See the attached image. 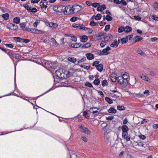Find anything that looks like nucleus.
I'll return each mask as SVG.
<instances>
[{
	"mask_svg": "<svg viewBox=\"0 0 158 158\" xmlns=\"http://www.w3.org/2000/svg\"><path fill=\"white\" fill-rule=\"evenodd\" d=\"M117 81L123 87H125L127 85L128 81L124 80L122 76H120L118 77Z\"/></svg>",
	"mask_w": 158,
	"mask_h": 158,
	"instance_id": "f257e3e1",
	"label": "nucleus"
},
{
	"mask_svg": "<svg viewBox=\"0 0 158 158\" xmlns=\"http://www.w3.org/2000/svg\"><path fill=\"white\" fill-rule=\"evenodd\" d=\"M72 9L74 13H77L81 10H82L83 8L82 7L79 5H74L72 6Z\"/></svg>",
	"mask_w": 158,
	"mask_h": 158,
	"instance_id": "f03ea898",
	"label": "nucleus"
},
{
	"mask_svg": "<svg viewBox=\"0 0 158 158\" xmlns=\"http://www.w3.org/2000/svg\"><path fill=\"white\" fill-rule=\"evenodd\" d=\"M66 9H65V11L64 12V14H73L74 13L73 9H72V7H71L70 6H67L65 7Z\"/></svg>",
	"mask_w": 158,
	"mask_h": 158,
	"instance_id": "7ed1b4c3",
	"label": "nucleus"
},
{
	"mask_svg": "<svg viewBox=\"0 0 158 158\" xmlns=\"http://www.w3.org/2000/svg\"><path fill=\"white\" fill-rule=\"evenodd\" d=\"M80 131L82 132L87 134H90L91 133L90 131L88 130L87 128L85 127L82 126H81L80 127Z\"/></svg>",
	"mask_w": 158,
	"mask_h": 158,
	"instance_id": "20e7f679",
	"label": "nucleus"
},
{
	"mask_svg": "<svg viewBox=\"0 0 158 158\" xmlns=\"http://www.w3.org/2000/svg\"><path fill=\"white\" fill-rule=\"evenodd\" d=\"M45 3L46 4H45L44 2L41 1L40 2V5L41 6V10L43 12H46L45 11H46V8L47 7V2H46Z\"/></svg>",
	"mask_w": 158,
	"mask_h": 158,
	"instance_id": "39448f33",
	"label": "nucleus"
},
{
	"mask_svg": "<svg viewBox=\"0 0 158 158\" xmlns=\"http://www.w3.org/2000/svg\"><path fill=\"white\" fill-rule=\"evenodd\" d=\"M57 11L60 12L61 13L63 12L64 14L65 11V6L62 5L59 6L57 7Z\"/></svg>",
	"mask_w": 158,
	"mask_h": 158,
	"instance_id": "423d86ee",
	"label": "nucleus"
},
{
	"mask_svg": "<svg viewBox=\"0 0 158 158\" xmlns=\"http://www.w3.org/2000/svg\"><path fill=\"white\" fill-rule=\"evenodd\" d=\"M7 28L9 29H10L13 30H15L17 29L18 27L15 25L13 23H10L8 24Z\"/></svg>",
	"mask_w": 158,
	"mask_h": 158,
	"instance_id": "0eeeda50",
	"label": "nucleus"
},
{
	"mask_svg": "<svg viewBox=\"0 0 158 158\" xmlns=\"http://www.w3.org/2000/svg\"><path fill=\"white\" fill-rule=\"evenodd\" d=\"M8 55L10 56L11 58H15V59H18L19 58V56L18 55L14 53L11 52H8L7 53Z\"/></svg>",
	"mask_w": 158,
	"mask_h": 158,
	"instance_id": "6e6552de",
	"label": "nucleus"
},
{
	"mask_svg": "<svg viewBox=\"0 0 158 158\" xmlns=\"http://www.w3.org/2000/svg\"><path fill=\"white\" fill-rule=\"evenodd\" d=\"M98 109L97 108L94 107L93 108H90L89 111L90 113L93 114H95V115L97 114L98 113Z\"/></svg>",
	"mask_w": 158,
	"mask_h": 158,
	"instance_id": "1a4fd4ad",
	"label": "nucleus"
},
{
	"mask_svg": "<svg viewBox=\"0 0 158 158\" xmlns=\"http://www.w3.org/2000/svg\"><path fill=\"white\" fill-rule=\"evenodd\" d=\"M118 77H116L115 74H112L111 75L110 79L111 81L114 82L117 81Z\"/></svg>",
	"mask_w": 158,
	"mask_h": 158,
	"instance_id": "9d476101",
	"label": "nucleus"
},
{
	"mask_svg": "<svg viewBox=\"0 0 158 158\" xmlns=\"http://www.w3.org/2000/svg\"><path fill=\"white\" fill-rule=\"evenodd\" d=\"M87 58L89 60H91L94 58V55L91 53H88L86 54Z\"/></svg>",
	"mask_w": 158,
	"mask_h": 158,
	"instance_id": "9b49d317",
	"label": "nucleus"
},
{
	"mask_svg": "<svg viewBox=\"0 0 158 158\" xmlns=\"http://www.w3.org/2000/svg\"><path fill=\"white\" fill-rule=\"evenodd\" d=\"M118 46V43L117 40H115L114 42L110 44V46L113 47H117Z\"/></svg>",
	"mask_w": 158,
	"mask_h": 158,
	"instance_id": "f8f14e48",
	"label": "nucleus"
},
{
	"mask_svg": "<svg viewBox=\"0 0 158 158\" xmlns=\"http://www.w3.org/2000/svg\"><path fill=\"white\" fill-rule=\"evenodd\" d=\"M106 33L104 32H102L98 34V35L97 37V39L98 40H100L102 38H104L105 36Z\"/></svg>",
	"mask_w": 158,
	"mask_h": 158,
	"instance_id": "ddd939ff",
	"label": "nucleus"
},
{
	"mask_svg": "<svg viewBox=\"0 0 158 158\" xmlns=\"http://www.w3.org/2000/svg\"><path fill=\"white\" fill-rule=\"evenodd\" d=\"M110 49V48L108 46L106 48L103 49L102 50V52L103 53V54L107 55L109 54V52H107V51Z\"/></svg>",
	"mask_w": 158,
	"mask_h": 158,
	"instance_id": "4468645a",
	"label": "nucleus"
},
{
	"mask_svg": "<svg viewBox=\"0 0 158 158\" xmlns=\"http://www.w3.org/2000/svg\"><path fill=\"white\" fill-rule=\"evenodd\" d=\"M97 69L100 72H102L103 68V65L102 64H98L96 67Z\"/></svg>",
	"mask_w": 158,
	"mask_h": 158,
	"instance_id": "2eb2a0df",
	"label": "nucleus"
},
{
	"mask_svg": "<svg viewBox=\"0 0 158 158\" xmlns=\"http://www.w3.org/2000/svg\"><path fill=\"white\" fill-rule=\"evenodd\" d=\"M80 25L78 24H75L73 25V26L74 28H78L79 27L80 29H83L85 30V28H87L85 27H82L81 26H80Z\"/></svg>",
	"mask_w": 158,
	"mask_h": 158,
	"instance_id": "dca6fc26",
	"label": "nucleus"
},
{
	"mask_svg": "<svg viewBox=\"0 0 158 158\" xmlns=\"http://www.w3.org/2000/svg\"><path fill=\"white\" fill-rule=\"evenodd\" d=\"M81 41L82 42H85L88 40V37L86 35H83L80 37Z\"/></svg>",
	"mask_w": 158,
	"mask_h": 158,
	"instance_id": "f3484780",
	"label": "nucleus"
},
{
	"mask_svg": "<svg viewBox=\"0 0 158 158\" xmlns=\"http://www.w3.org/2000/svg\"><path fill=\"white\" fill-rule=\"evenodd\" d=\"M108 112L110 113H116V110L113 107H110L108 110Z\"/></svg>",
	"mask_w": 158,
	"mask_h": 158,
	"instance_id": "a211bd4d",
	"label": "nucleus"
},
{
	"mask_svg": "<svg viewBox=\"0 0 158 158\" xmlns=\"http://www.w3.org/2000/svg\"><path fill=\"white\" fill-rule=\"evenodd\" d=\"M42 32V31L41 30H40L36 29H33L32 33L38 34H41Z\"/></svg>",
	"mask_w": 158,
	"mask_h": 158,
	"instance_id": "6ab92c4d",
	"label": "nucleus"
},
{
	"mask_svg": "<svg viewBox=\"0 0 158 158\" xmlns=\"http://www.w3.org/2000/svg\"><path fill=\"white\" fill-rule=\"evenodd\" d=\"M62 72V70L61 69H59L56 70V71L55 73L56 76L59 77H60L61 75V73Z\"/></svg>",
	"mask_w": 158,
	"mask_h": 158,
	"instance_id": "aec40b11",
	"label": "nucleus"
},
{
	"mask_svg": "<svg viewBox=\"0 0 158 158\" xmlns=\"http://www.w3.org/2000/svg\"><path fill=\"white\" fill-rule=\"evenodd\" d=\"M140 77L143 80L146 81L148 82H149V81L148 80V78L146 76H143V74H141Z\"/></svg>",
	"mask_w": 158,
	"mask_h": 158,
	"instance_id": "412c9836",
	"label": "nucleus"
},
{
	"mask_svg": "<svg viewBox=\"0 0 158 158\" xmlns=\"http://www.w3.org/2000/svg\"><path fill=\"white\" fill-rule=\"evenodd\" d=\"M122 130L123 132L126 131L128 132L129 130V128L126 125H123L122 127Z\"/></svg>",
	"mask_w": 158,
	"mask_h": 158,
	"instance_id": "4be33fe9",
	"label": "nucleus"
},
{
	"mask_svg": "<svg viewBox=\"0 0 158 158\" xmlns=\"http://www.w3.org/2000/svg\"><path fill=\"white\" fill-rule=\"evenodd\" d=\"M2 16L5 20H7L8 19L9 15L8 13H6L2 14Z\"/></svg>",
	"mask_w": 158,
	"mask_h": 158,
	"instance_id": "5701e85b",
	"label": "nucleus"
},
{
	"mask_svg": "<svg viewBox=\"0 0 158 158\" xmlns=\"http://www.w3.org/2000/svg\"><path fill=\"white\" fill-rule=\"evenodd\" d=\"M125 29H126L125 31L127 33H128L130 31H131L132 30L131 28L128 26H127L125 27Z\"/></svg>",
	"mask_w": 158,
	"mask_h": 158,
	"instance_id": "b1692460",
	"label": "nucleus"
},
{
	"mask_svg": "<svg viewBox=\"0 0 158 158\" xmlns=\"http://www.w3.org/2000/svg\"><path fill=\"white\" fill-rule=\"evenodd\" d=\"M20 19L18 17H15L13 19V22L14 23L16 24H18L19 23Z\"/></svg>",
	"mask_w": 158,
	"mask_h": 158,
	"instance_id": "393cba45",
	"label": "nucleus"
},
{
	"mask_svg": "<svg viewBox=\"0 0 158 158\" xmlns=\"http://www.w3.org/2000/svg\"><path fill=\"white\" fill-rule=\"evenodd\" d=\"M128 40V37L127 36L126 38H123L121 40V41L122 44L126 43Z\"/></svg>",
	"mask_w": 158,
	"mask_h": 158,
	"instance_id": "a878e982",
	"label": "nucleus"
},
{
	"mask_svg": "<svg viewBox=\"0 0 158 158\" xmlns=\"http://www.w3.org/2000/svg\"><path fill=\"white\" fill-rule=\"evenodd\" d=\"M68 60L72 62L75 63L77 61V60L76 58H74V57H69L68 58Z\"/></svg>",
	"mask_w": 158,
	"mask_h": 158,
	"instance_id": "bb28decb",
	"label": "nucleus"
},
{
	"mask_svg": "<svg viewBox=\"0 0 158 158\" xmlns=\"http://www.w3.org/2000/svg\"><path fill=\"white\" fill-rule=\"evenodd\" d=\"M98 22L97 23H96L94 22V21H91L89 25L91 26H96L98 25Z\"/></svg>",
	"mask_w": 158,
	"mask_h": 158,
	"instance_id": "cd10ccee",
	"label": "nucleus"
},
{
	"mask_svg": "<svg viewBox=\"0 0 158 158\" xmlns=\"http://www.w3.org/2000/svg\"><path fill=\"white\" fill-rule=\"evenodd\" d=\"M93 83L95 85H98L100 83V80L98 78H97L94 80Z\"/></svg>",
	"mask_w": 158,
	"mask_h": 158,
	"instance_id": "c85d7f7f",
	"label": "nucleus"
},
{
	"mask_svg": "<svg viewBox=\"0 0 158 158\" xmlns=\"http://www.w3.org/2000/svg\"><path fill=\"white\" fill-rule=\"evenodd\" d=\"M105 100L109 104H111L113 103V101L112 100L110 99L108 97H106L105 98Z\"/></svg>",
	"mask_w": 158,
	"mask_h": 158,
	"instance_id": "c756f323",
	"label": "nucleus"
},
{
	"mask_svg": "<svg viewBox=\"0 0 158 158\" xmlns=\"http://www.w3.org/2000/svg\"><path fill=\"white\" fill-rule=\"evenodd\" d=\"M128 135V132L126 131H123V132L122 134V137L123 139H125V137L126 136H127Z\"/></svg>",
	"mask_w": 158,
	"mask_h": 158,
	"instance_id": "7c9ffc66",
	"label": "nucleus"
},
{
	"mask_svg": "<svg viewBox=\"0 0 158 158\" xmlns=\"http://www.w3.org/2000/svg\"><path fill=\"white\" fill-rule=\"evenodd\" d=\"M101 15L100 14H98L95 17V19L96 20H99L101 19Z\"/></svg>",
	"mask_w": 158,
	"mask_h": 158,
	"instance_id": "2f4dec72",
	"label": "nucleus"
},
{
	"mask_svg": "<svg viewBox=\"0 0 158 158\" xmlns=\"http://www.w3.org/2000/svg\"><path fill=\"white\" fill-rule=\"evenodd\" d=\"M125 28L124 27H120L118 29V32L119 33H121L123 32V31H125Z\"/></svg>",
	"mask_w": 158,
	"mask_h": 158,
	"instance_id": "473e14b6",
	"label": "nucleus"
},
{
	"mask_svg": "<svg viewBox=\"0 0 158 158\" xmlns=\"http://www.w3.org/2000/svg\"><path fill=\"white\" fill-rule=\"evenodd\" d=\"M20 27L22 28V29L23 30H25V29H26V28H25V27L26 26V24L25 23H21L20 24Z\"/></svg>",
	"mask_w": 158,
	"mask_h": 158,
	"instance_id": "72a5a7b5",
	"label": "nucleus"
},
{
	"mask_svg": "<svg viewBox=\"0 0 158 158\" xmlns=\"http://www.w3.org/2000/svg\"><path fill=\"white\" fill-rule=\"evenodd\" d=\"M49 25L50 27H54V28H56L58 26L56 23H51V24H49Z\"/></svg>",
	"mask_w": 158,
	"mask_h": 158,
	"instance_id": "f704fd0d",
	"label": "nucleus"
},
{
	"mask_svg": "<svg viewBox=\"0 0 158 158\" xmlns=\"http://www.w3.org/2000/svg\"><path fill=\"white\" fill-rule=\"evenodd\" d=\"M14 40L18 42H21L22 40V39L21 38H20L19 37H15L14 38Z\"/></svg>",
	"mask_w": 158,
	"mask_h": 158,
	"instance_id": "c9c22d12",
	"label": "nucleus"
},
{
	"mask_svg": "<svg viewBox=\"0 0 158 158\" xmlns=\"http://www.w3.org/2000/svg\"><path fill=\"white\" fill-rule=\"evenodd\" d=\"M117 109L120 110H125V107L123 106H118L117 107Z\"/></svg>",
	"mask_w": 158,
	"mask_h": 158,
	"instance_id": "e433bc0d",
	"label": "nucleus"
},
{
	"mask_svg": "<svg viewBox=\"0 0 158 158\" xmlns=\"http://www.w3.org/2000/svg\"><path fill=\"white\" fill-rule=\"evenodd\" d=\"M92 6L94 7H96L98 6H100V3H97L96 2L92 3Z\"/></svg>",
	"mask_w": 158,
	"mask_h": 158,
	"instance_id": "4c0bfd02",
	"label": "nucleus"
},
{
	"mask_svg": "<svg viewBox=\"0 0 158 158\" xmlns=\"http://www.w3.org/2000/svg\"><path fill=\"white\" fill-rule=\"evenodd\" d=\"M81 45L79 43H76L75 44L73 45V48H77L79 47Z\"/></svg>",
	"mask_w": 158,
	"mask_h": 158,
	"instance_id": "58836bf2",
	"label": "nucleus"
},
{
	"mask_svg": "<svg viewBox=\"0 0 158 158\" xmlns=\"http://www.w3.org/2000/svg\"><path fill=\"white\" fill-rule=\"evenodd\" d=\"M108 84V83L106 80H104L102 82V85L103 86H105L107 85Z\"/></svg>",
	"mask_w": 158,
	"mask_h": 158,
	"instance_id": "ea45409f",
	"label": "nucleus"
},
{
	"mask_svg": "<svg viewBox=\"0 0 158 158\" xmlns=\"http://www.w3.org/2000/svg\"><path fill=\"white\" fill-rule=\"evenodd\" d=\"M135 86L136 87H139L140 86V83L138 81H137L136 80L135 78Z\"/></svg>",
	"mask_w": 158,
	"mask_h": 158,
	"instance_id": "a19ab883",
	"label": "nucleus"
},
{
	"mask_svg": "<svg viewBox=\"0 0 158 158\" xmlns=\"http://www.w3.org/2000/svg\"><path fill=\"white\" fill-rule=\"evenodd\" d=\"M106 19L108 21H110L112 19V18L109 15H107Z\"/></svg>",
	"mask_w": 158,
	"mask_h": 158,
	"instance_id": "79ce46f5",
	"label": "nucleus"
},
{
	"mask_svg": "<svg viewBox=\"0 0 158 158\" xmlns=\"http://www.w3.org/2000/svg\"><path fill=\"white\" fill-rule=\"evenodd\" d=\"M110 25H107L105 26V31H108L110 29Z\"/></svg>",
	"mask_w": 158,
	"mask_h": 158,
	"instance_id": "37998d69",
	"label": "nucleus"
},
{
	"mask_svg": "<svg viewBox=\"0 0 158 158\" xmlns=\"http://www.w3.org/2000/svg\"><path fill=\"white\" fill-rule=\"evenodd\" d=\"M85 85L86 86H87L89 87H93V86H92V84L89 82H86V83H85Z\"/></svg>",
	"mask_w": 158,
	"mask_h": 158,
	"instance_id": "c03bdc74",
	"label": "nucleus"
},
{
	"mask_svg": "<svg viewBox=\"0 0 158 158\" xmlns=\"http://www.w3.org/2000/svg\"><path fill=\"white\" fill-rule=\"evenodd\" d=\"M99 62L98 61H96L95 62H94L93 64H92V65L93 66H95L96 67L98 64H99Z\"/></svg>",
	"mask_w": 158,
	"mask_h": 158,
	"instance_id": "a18cd8bd",
	"label": "nucleus"
},
{
	"mask_svg": "<svg viewBox=\"0 0 158 158\" xmlns=\"http://www.w3.org/2000/svg\"><path fill=\"white\" fill-rule=\"evenodd\" d=\"M137 52H138V53L142 55H144V53H143L142 51L140 49L137 50Z\"/></svg>",
	"mask_w": 158,
	"mask_h": 158,
	"instance_id": "49530a36",
	"label": "nucleus"
},
{
	"mask_svg": "<svg viewBox=\"0 0 158 158\" xmlns=\"http://www.w3.org/2000/svg\"><path fill=\"white\" fill-rule=\"evenodd\" d=\"M122 77L124 80H127L128 78V75H127V74H123V76Z\"/></svg>",
	"mask_w": 158,
	"mask_h": 158,
	"instance_id": "de8ad7c7",
	"label": "nucleus"
},
{
	"mask_svg": "<svg viewBox=\"0 0 158 158\" xmlns=\"http://www.w3.org/2000/svg\"><path fill=\"white\" fill-rule=\"evenodd\" d=\"M77 17H73L71 18L70 20L72 22H75L77 20Z\"/></svg>",
	"mask_w": 158,
	"mask_h": 158,
	"instance_id": "09e8293b",
	"label": "nucleus"
},
{
	"mask_svg": "<svg viewBox=\"0 0 158 158\" xmlns=\"http://www.w3.org/2000/svg\"><path fill=\"white\" fill-rule=\"evenodd\" d=\"M153 6L155 9H158V3L156 2L154 3Z\"/></svg>",
	"mask_w": 158,
	"mask_h": 158,
	"instance_id": "8fccbe9b",
	"label": "nucleus"
},
{
	"mask_svg": "<svg viewBox=\"0 0 158 158\" xmlns=\"http://www.w3.org/2000/svg\"><path fill=\"white\" fill-rule=\"evenodd\" d=\"M22 41L23 42L27 43L29 42L30 41V40L29 39H22Z\"/></svg>",
	"mask_w": 158,
	"mask_h": 158,
	"instance_id": "3c124183",
	"label": "nucleus"
},
{
	"mask_svg": "<svg viewBox=\"0 0 158 158\" xmlns=\"http://www.w3.org/2000/svg\"><path fill=\"white\" fill-rule=\"evenodd\" d=\"M86 59V57H84L82 58L81 59V60H79L78 63H81L82 62H84V61H85Z\"/></svg>",
	"mask_w": 158,
	"mask_h": 158,
	"instance_id": "603ef678",
	"label": "nucleus"
},
{
	"mask_svg": "<svg viewBox=\"0 0 158 158\" xmlns=\"http://www.w3.org/2000/svg\"><path fill=\"white\" fill-rule=\"evenodd\" d=\"M37 9L35 8H32L31 10L30 11V12H35L37 11Z\"/></svg>",
	"mask_w": 158,
	"mask_h": 158,
	"instance_id": "864d4df0",
	"label": "nucleus"
},
{
	"mask_svg": "<svg viewBox=\"0 0 158 158\" xmlns=\"http://www.w3.org/2000/svg\"><path fill=\"white\" fill-rule=\"evenodd\" d=\"M114 117L113 116H108L106 117V119L107 120H111L114 118Z\"/></svg>",
	"mask_w": 158,
	"mask_h": 158,
	"instance_id": "5fc2aeb1",
	"label": "nucleus"
},
{
	"mask_svg": "<svg viewBox=\"0 0 158 158\" xmlns=\"http://www.w3.org/2000/svg\"><path fill=\"white\" fill-rule=\"evenodd\" d=\"M113 2L114 3L118 4L121 3V2L119 1L118 0H114Z\"/></svg>",
	"mask_w": 158,
	"mask_h": 158,
	"instance_id": "6e6d98bb",
	"label": "nucleus"
},
{
	"mask_svg": "<svg viewBox=\"0 0 158 158\" xmlns=\"http://www.w3.org/2000/svg\"><path fill=\"white\" fill-rule=\"evenodd\" d=\"M106 44V43L105 42L103 41L101 43L100 45L102 47H103Z\"/></svg>",
	"mask_w": 158,
	"mask_h": 158,
	"instance_id": "4d7b16f0",
	"label": "nucleus"
},
{
	"mask_svg": "<svg viewBox=\"0 0 158 158\" xmlns=\"http://www.w3.org/2000/svg\"><path fill=\"white\" fill-rule=\"evenodd\" d=\"M33 30V28H27V27L26 28V30H27L28 32H30L31 33H32Z\"/></svg>",
	"mask_w": 158,
	"mask_h": 158,
	"instance_id": "13d9d810",
	"label": "nucleus"
},
{
	"mask_svg": "<svg viewBox=\"0 0 158 158\" xmlns=\"http://www.w3.org/2000/svg\"><path fill=\"white\" fill-rule=\"evenodd\" d=\"M134 17L136 20H140L141 18L138 16H134Z\"/></svg>",
	"mask_w": 158,
	"mask_h": 158,
	"instance_id": "bf43d9fd",
	"label": "nucleus"
},
{
	"mask_svg": "<svg viewBox=\"0 0 158 158\" xmlns=\"http://www.w3.org/2000/svg\"><path fill=\"white\" fill-rule=\"evenodd\" d=\"M90 45L89 44H85L83 45L82 46V47L86 48H88V47H90Z\"/></svg>",
	"mask_w": 158,
	"mask_h": 158,
	"instance_id": "052dcab7",
	"label": "nucleus"
},
{
	"mask_svg": "<svg viewBox=\"0 0 158 158\" xmlns=\"http://www.w3.org/2000/svg\"><path fill=\"white\" fill-rule=\"evenodd\" d=\"M5 45L7 47L10 48H12L13 47V45L11 44H5Z\"/></svg>",
	"mask_w": 158,
	"mask_h": 158,
	"instance_id": "680f3d73",
	"label": "nucleus"
},
{
	"mask_svg": "<svg viewBox=\"0 0 158 158\" xmlns=\"http://www.w3.org/2000/svg\"><path fill=\"white\" fill-rule=\"evenodd\" d=\"M143 39V38L142 37L139 38L138 37L136 40L135 41V42H139L141 40Z\"/></svg>",
	"mask_w": 158,
	"mask_h": 158,
	"instance_id": "e2e57ef3",
	"label": "nucleus"
},
{
	"mask_svg": "<svg viewBox=\"0 0 158 158\" xmlns=\"http://www.w3.org/2000/svg\"><path fill=\"white\" fill-rule=\"evenodd\" d=\"M71 40L73 41H77V38L76 37H75V36H74V35H73L72 36V37L71 38Z\"/></svg>",
	"mask_w": 158,
	"mask_h": 158,
	"instance_id": "0e129e2a",
	"label": "nucleus"
},
{
	"mask_svg": "<svg viewBox=\"0 0 158 158\" xmlns=\"http://www.w3.org/2000/svg\"><path fill=\"white\" fill-rule=\"evenodd\" d=\"M150 75L152 76H154L156 75V73L154 71H151L150 72Z\"/></svg>",
	"mask_w": 158,
	"mask_h": 158,
	"instance_id": "69168bd1",
	"label": "nucleus"
},
{
	"mask_svg": "<svg viewBox=\"0 0 158 158\" xmlns=\"http://www.w3.org/2000/svg\"><path fill=\"white\" fill-rule=\"evenodd\" d=\"M153 127L154 129H156L158 128V123L154 124L153 125Z\"/></svg>",
	"mask_w": 158,
	"mask_h": 158,
	"instance_id": "338daca9",
	"label": "nucleus"
},
{
	"mask_svg": "<svg viewBox=\"0 0 158 158\" xmlns=\"http://www.w3.org/2000/svg\"><path fill=\"white\" fill-rule=\"evenodd\" d=\"M70 158H77V156L75 154H73L71 156Z\"/></svg>",
	"mask_w": 158,
	"mask_h": 158,
	"instance_id": "774afa93",
	"label": "nucleus"
}]
</instances>
